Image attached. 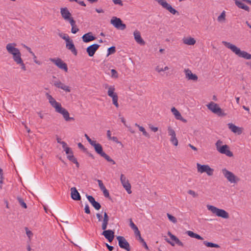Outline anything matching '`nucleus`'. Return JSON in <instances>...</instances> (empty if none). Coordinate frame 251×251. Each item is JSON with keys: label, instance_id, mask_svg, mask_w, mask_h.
<instances>
[{"label": "nucleus", "instance_id": "obj_58", "mask_svg": "<svg viewBox=\"0 0 251 251\" xmlns=\"http://www.w3.org/2000/svg\"><path fill=\"white\" fill-rule=\"evenodd\" d=\"M141 243L142 244V245L144 247V248L146 249L149 250L148 246L144 240L143 241L141 242Z\"/></svg>", "mask_w": 251, "mask_h": 251}, {"label": "nucleus", "instance_id": "obj_10", "mask_svg": "<svg viewBox=\"0 0 251 251\" xmlns=\"http://www.w3.org/2000/svg\"><path fill=\"white\" fill-rule=\"evenodd\" d=\"M96 217L98 220L99 222H102L101 225V228L102 230H105L106 229L107 225L108 224L109 222V216H108L107 213L105 212L103 214V217L102 218V215L100 213H97L96 214Z\"/></svg>", "mask_w": 251, "mask_h": 251}, {"label": "nucleus", "instance_id": "obj_36", "mask_svg": "<svg viewBox=\"0 0 251 251\" xmlns=\"http://www.w3.org/2000/svg\"><path fill=\"white\" fill-rule=\"evenodd\" d=\"M217 20L220 23H224L226 21V12L223 11L221 15L218 17Z\"/></svg>", "mask_w": 251, "mask_h": 251}, {"label": "nucleus", "instance_id": "obj_48", "mask_svg": "<svg viewBox=\"0 0 251 251\" xmlns=\"http://www.w3.org/2000/svg\"><path fill=\"white\" fill-rule=\"evenodd\" d=\"M112 1L115 4H119L120 6L123 5V3L122 0H112Z\"/></svg>", "mask_w": 251, "mask_h": 251}, {"label": "nucleus", "instance_id": "obj_25", "mask_svg": "<svg viewBox=\"0 0 251 251\" xmlns=\"http://www.w3.org/2000/svg\"><path fill=\"white\" fill-rule=\"evenodd\" d=\"M87 198L95 209L98 210L101 208V205L98 202L96 201L92 196H87Z\"/></svg>", "mask_w": 251, "mask_h": 251}, {"label": "nucleus", "instance_id": "obj_57", "mask_svg": "<svg viewBox=\"0 0 251 251\" xmlns=\"http://www.w3.org/2000/svg\"><path fill=\"white\" fill-rule=\"evenodd\" d=\"M78 147L79 148H80V149L83 150L84 151L86 150V149L85 148L84 146L81 143H80L78 144Z\"/></svg>", "mask_w": 251, "mask_h": 251}, {"label": "nucleus", "instance_id": "obj_21", "mask_svg": "<svg viewBox=\"0 0 251 251\" xmlns=\"http://www.w3.org/2000/svg\"><path fill=\"white\" fill-rule=\"evenodd\" d=\"M220 153L225 154L228 157L233 156V153L229 150V148L227 145H223L217 150Z\"/></svg>", "mask_w": 251, "mask_h": 251}, {"label": "nucleus", "instance_id": "obj_39", "mask_svg": "<svg viewBox=\"0 0 251 251\" xmlns=\"http://www.w3.org/2000/svg\"><path fill=\"white\" fill-rule=\"evenodd\" d=\"M116 52V48L114 46H112L108 49V53L107 54V56H108L109 55L114 54Z\"/></svg>", "mask_w": 251, "mask_h": 251}, {"label": "nucleus", "instance_id": "obj_31", "mask_svg": "<svg viewBox=\"0 0 251 251\" xmlns=\"http://www.w3.org/2000/svg\"><path fill=\"white\" fill-rule=\"evenodd\" d=\"M168 234L169 235L171 239L174 241L176 243V244H177L178 245L183 247V243L180 241L178 238H177L176 236L171 233V232H169Z\"/></svg>", "mask_w": 251, "mask_h": 251}, {"label": "nucleus", "instance_id": "obj_37", "mask_svg": "<svg viewBox=\"0 0 251 251\" xmlns=\"http://www.w3.org/2000/svg\"><path fill=\"white\" fill-rule=\"evenodd\" d=\"M58 35L60 37H61L63 39L65 40L66 41V42H67L70 40H71L69 36H68V35H67L66 34L60 33H59Z\"/></svg>", "mask_w": 251, "mask_h": 251}, {"label": "nucleus", "instance_id": "obj_61", "mask_svg": "<svg viewBox=\"0 0 251 251\" xmlns=\"http://www.w3.org/2000/svg\"><path fill=\"white\" fill-rule=\"evenodd\" d=\"M105 245L109 251H112L113 250L114 248L113 246H110L107 243H106Z\"/></svg>", "mask_w": 251, "mask_h": 251}, {"label": "nucleus", "instance_id": "obj_27", "mask_svg": "<svg viewBox=\"0 0 251 251\" xmlns=\"http://www.w3.org/2000/svg\"><path fill=\"white\" fill-rule=\"evenodd\" d=\"M133 35L134 39L137 43L140 44L141 45H144L145 44V42L144 41V40L142 38L140 32L139 31L137 30L134 31Z\"/></svg>", "mask_w": 251, "mask_h": 251}, {"label": "nucleus", "instance_id": "obj_64", "mask_svg": "<svg viewBox=\"0 0 251 251\" xmlns=\"http://www.w3.org/2000/svg\"><path fill=\"white\" fill-rule=\"evenodd\" d=\"M61 144L62 145V147L64 149H65V148L68 147H67V144L64 141H62L61 143Z\"/></svg>", "mask_w": 251, "mask_h": 251}, {"label": "nucleus", "instance_id": "obj_44", "mask_svg": "<svg viewBox=\"0 0 251 251\" xmlns=\"http://www.w3.org/2000/svg\"><path fill=\"white\" fill-rule=\"evenodd\" d=\"M25 229L26 231V234L27 236H28L29 240H30L31 238L33 236V233L31 231L28 230L27 227H25Z\"/></svg>", "mask_w": 251, "mask_h": 251}, {"label": "nucleus", "instance_id": "obj_5", "mask_svg": "<svg viewBox=\"0 0 251 251\" xmlns=\"http://www.w3.org/2000/svg\"><path fill=\"white\" fill-rule=\"evenodd\" d=\"M105 88L108 89L107 95L109 97L112 98V103L117 108H119V104L118 102V96L117 94L115 92V88L114 86H109L108 84H106Z\"/></svg>", "mask_w": 251, "mask_h": 251}, {"label": "nucleus", "instance_id": "obj_62", "mask_svg": "<svg viewBox=\"0 0 251 251\" xmlns=\"http://www.w3.org/2000/svg\"><path fill=\"white\" fill-rule=\"evenodd\" d=\"M98 183H99V186L100 188H101L102 187L104 186L101 180H98Z\"/></svg>", "mask_w": 251, "mask_h": 251}, {"label": "nucleus", "instance_id": "obj_15", "mask_svg": "<svg viewBox=\"0 0 251 251\" xmlns=\"http://www.w3.org/2000/svg\"><path fill=\"white\" fill-rule=\"evenodd\" d=\"M168 134L170 136V142L175 146H177L178 144V140L176 137V133L175 131L170 126H169L167 128Z\"/></svg>", "mask_w": 251, "mask_h": 251}, {"label": "nucleus", "instance_id": "obj_41", "mask_svg": "<svg viewBox=\"0 0 251 251\" xmlns=\"http://www.w3.org/2000/svg\"><path fill=\"white\" fill-rule=\"evenodd\" d=\"M167 215L168 219H169V220L170 221H171L172 222H173L174 224H176L177 222V220H176V217H175L174 216H172V215H171L169 213H167Z\"/></svg>", "mask_w": 251, "mask_h": 251}, {"label": "nucleus", "instance_id": "obj_11", "mask_svg": "<svg viewBox=\"0 0 251 251\" xmlns=\"http://www.w3.org/2000/svg\"><path fill=\"white\" fill-rule=\"evenodd\" d=\"M110 23L118 29L124 30L126 28V25L123 23L121 19L116 17H113L111 19Z\"/></svg>", "mask_w": 251, "mask_h": 251}, {"label": "nucleus", "instance_id": "obj_56", "mask_svg": "<svg viewBox=\"0 0 251 251\" xmlns=\"http://www.w3.org/2000/svg\"><path fill=\"white\" fill-rule=\"evenodd\" d=\"M149 127H150V128L153 132H156L158 129V127H154L151 125H150Z\"/></svg>", "mask_w": 251, "mask_h": 251}, {"label": "nucleus", "instance_id": "obj_6", "mask_svg": "<svg viewBox=\"0 0 251 251\" xmlns=\"http://www.w3.org/2000/svg\"><path fill=\"white\" fill-rule=\"evenodd\" d=\"M92 146L94 147L96 152L101 157L105 159L108 162H111L113 164H116L114 160L103 152L102 146L100 143H97L96 141Z\"/></svg>", "mask_w": 251, "mask_h": 251}, {"label": "nucleus", "instance_id": "obj_43", "mask_svg": "<svg viewBox=\"0 0 251 251\" xmlns=\"http://www.w3.org/2000/svg\"><path fill=\"white\" fill-rule=\"evenodd\" d=\"M135 235L136 237H138V240L140 242H141L143 241L144 240L142 238L140 234V232L139 230L137 231V232H135Z\"/></svg>", "mask_w": 251, "mask_h": 251}, {"label": "nucleus", "instance_id": "obj_33", "mask_svg": "<svg viewBox=\"0 0 251 251\" xmlns=\"http://www.w3.org/2000/svg\"><path fill=\"white\" fill-rule=\"evenodd\" d=\"M72 26L71 32L72 33L75 34L79 31L78 28L75 25V21L74 20H71L69 22Z\"/></svg>", "mask_w": 251, "mask_h": 251}, {"label": "nucleus", "instance_id": "obj_53", "mask_svg": "<svg viewBox=\"0 0 251 251\" xmlns=\"http://www.w3.org/2000/svg\"><path fill=\"white\" fill-rule=\"evenodd\" d=\"M103 192V195L105 197L109 198L110 197L109 192L107 189H105Z\"/></svg>", "mask_w": 251, "mask_h": 251}, {"label": "nucleus", "instance_id": "obj_12", "mask_svg": "<svg viewBox=\"0 0 251 251\" xmlns=\"http://www.w3.org/2000/svg\"><path fill=\"white\" fill-rule=\"evenodd\" d=\"M50 60L53 62L59 69L64 70L65 72H68V69L67 64L60 58H50Z\"/></svg>", "mask_w": 251, "mask_h": 251}, {"label": "nucleus", "instance_id": "obj_23", "mask_svg": "<svg viewBox=\"0 0 251 251\" xmlns=\"http://www.w3.org/2000/svg\"><path fill=\"white\" fill-rule=\"evenodd\" d=\"M102 234L108 240L111 242L114 238V232L112 230H104Z\"/></svg>", "mask_w": 251, "mask_h": 251}, {"label": "nucleus", "instance_id": "obj_60", "mask_svg": "<svg viewBox=\"0 0 251 251\" xmlns=\"http://www.w3.org/2000/svg\"><path fill=\"white\" fill-rule=\"evenodd\" d=\"M111 131L108 130L107 131V137L109 140H110L111 138Z\"/></svg>", "mask_w": 251, "mask_h": 251}, {"label": "nucleus", "instance_id": "obj_47", "mask_svg": "<svg viewBox=\"0 0 251 251\" xmlns=\"http://www.w3.org/2000/svg\"><path fill=\"white\" fill-rule=\"evenodd\" d=\"M68 159L71 161L72 162H73L74 161H75L76 158L75 157V156L73 155V153L72 154H69L67 156Z\"/></svg>", "mask_w": 251, "mask_h": 251}, {"label": "nucleus", "instance_id": "obj_42", "mask_svg": "<svg viewBox=\"0 0 251 251\" xmlns=\"http://www.w3.org/2000/svg\"><path fill=\"white\" fill-rule=\"evenodd\" d=\"M18 199V201L19 202V203L20 204V205L23 207H24V208H27V206H26V203L24 202V200H23V199H22L21 198H20V197H18L17 198Z\"/></svg>", "mask_w": 251, "mask_h": 251}, {"label": "nucleus", "instance_id": "obj_24", "mask_svg": "<svg viewBox=\"0 0 251 251\" xmlns=\"http://www.w3.org/2000/svg\"><path fill=\"white\" fill-rule=\"evenodd\" d=\"M66 47L67 49L71 50V52L75 55H76L77 54V50L75 48L72 40H70L66 43Z\"/></svg>", "mask_w": 251, "mask_h": 251}, {"label": "nucleus", "instance_id": "obj_40", "mask_svg": "<svg viewBox=\"0 0 251 251\" xmlns=\"http://www.w3.org/2000/svg\"><path fill=\"white\" fill-rule=\"evenodd\" d=\"M130 226L131 228L134 230V233L137 232L139 230L137 226L133 223V222L132 221V220L130 219Z\"/></svg>", "mask_w": 251, "mask_h": 251}, {"label": "nucleus", "instance_id": "obj_8", "mask_svg": "<svg viewBox=\"0 0 251 251\" xmlns=\"http://www.w3.org/2000/svg\"><path fill=\"white\" fill-rule=\"evenodd\" d=\"M222 172L225 177L226 178L230 183L236 184L240 180V179L238 177L226 168L223 169Z\"/></svg>", "mask_w": 251, "mask_h": 251}, {"label": "nucleus", "instance_id": "obj_54", "mask_svg": "<svg viewBox=\"0 0 251 251\" xmlns=\"http://www.w3.org/2000/svg\"><path fill=\"white\" fill-rule=\"evenodd\" d=\"M155 71L158 73H160L161 72H163V68L160 67L159 66H157L155 69Z\"/></svg>", "mask_w": 251, "mask_h": 251}, {"label": "nucleus", "instance_id": "obj_19", "mask_svg": "<svg viewBox=\"0 0 251 251\" xmlns=\"http://www.w3.org/2000/svg\"><path fill=\"white\" fill-rule=\"evenodd\" d=\"M184 72L185 75V77L187 79L193 80L195 81L198 80V76L196 74H193L192 71L189 69H184Z\"/></svg>", "mask_w": 251, "mask_h": 251}, {"label": "nucleus", "instance_id": "obj_55", "mask_svg": "<svg viewBox=\"0 0 251 251\" xmlns=\"http://www.w3.org/2000/svg\"><path fill=\"white\" fill-rule=\"evenodd\" d=\"M110 140H112L113 142L116 143H121L117 138V137L113 136L110 139Z\"/></svg>", "mask_w": 251, "mask_h": 251}, {"label": "nucleus", "instance_id": "obj_26", "mask_svg": "<svg viewBox=\"0 0 251 251\" xmlns=\"http://www.w3.org/2000/svg\"><path fill=\"white\" fill-rule=\"evenodd\" d=\"M82 40L85 43H88L96 39V37L93 35L92 32H90L84 34L82 37Z\"/></svg>", "mask_w": 251, "mask_h": 251}, {"label": "nucleus", "instance_id": "obj_49", "mask_svg": "<svg viewBox=\"0 0 251 251\" xmlns=\"http://www.w3.org/2000/svg\"><path fill=\"white\" fill-rule=\"evenodd\" d=\"M188 193L191 195H192L194 198H196L198 196V194L195 193V191L192 190H189L188 191Z\"/></svg>", "mask_w": 251, "mask_h": 251}, {"label": "nucleus", "instance_id": "obj_13", "mask_svg": "<svg viewBox=\"0 0 251 251\" xmlns=\"http://www.w3.org/2000/svg\"><path fill=\"white\" fill-rule=\"evenodd\" d=\"M158 3L161 5L164 8L168 10L173 15H175L176 14H178V12L174 8L172 7V6L168 3L166 0H156Z\"/></svg>", "mask_w": 251, "mask_h": 251}, {"label": "nucleus", "instance_id": "obj_34", "mask_svg": "<svg viewBox=\"0 0 251 251\" xmlns=\"http://www.w3.org/2000/svg\"><path fill=\"white\" fill-rule=\"evenodd\" d=\"M171 112L173 113V114L174 115L175 118L178 120V119H180V117H181V115L180 113V112L174 107H172L171 108Z\"/></svg>", "mask_w": 251, "mask_h": 251}, {"label": "nucleus", "instance_id": "obj_17", "mask_svg": "<svg viewBox=\"0 0 251 251\" xmlns=\"http://www.w3.org/2000/svg\"><path fill=\"white\" fill-rule=\"evenodd\" d=\"M53 85L56 88L62 89L65 92L70 93L71 91V89L70 86L65 85L59 80L54 81Z\"/></svg>", "mask_w": 251, "mask_h": 251}, {"label": "nucleus", "instance_id": "obj_16", "mask_svg": "<svg viewBox=\"0 0 251 251\" xmlns=\"http://www.w3.org/2000/svg\"><path fill=\"white\" fill-rule=\"evenodd\" d=\"M117 239L118 241L119 245L121 248L124 249L127 251H130L129 244L124 237L118 236L117 237Z\"/></svg>", "mask_w": 251, "mask_h": 251}, {"label": "nucleus", "instance_id": "obj_51", "mask_svg": "<svg viewBox=\"0 0 251 251\" xmlns=\"http://www.w3.org/2000/svg\"><path fill=\"white\" fill-rule=\"evenodd\" d=\"M64 150L65 151L66 153L67 154L73 153V151L69 147H67V148H65V149H64Z\"/></svg>", "mask_w": 251, "mask_h": 251}, {"label": "nucleus", "instance_id": "obj_2", "mask_svg": "<svg viewBox=\"0 0 251 251\" xmlns=\"http://www.w3.org/2000/svg\"><path fill=\"white\" fill-rule=\"evenodd\" d=\"M46 95L49 103L55 108V111L62 114L66 121L75 120L73 117H70L68 111L65 108L62 107L61 104L59 102H57L51 95L48 93H47Z\"/></svg>", "mask_w": 251, "mask_h": 251}, {"label": "nucleus", "instance_id": "obj_38", "mask_svg": "<svg viewBox=\"0 0 251 251\" xmlns=\"http://www.w3.org/2000/svg\"><path fill=\"white\" fill-rule=\"evenodd\" d=\"M139 129L143 133V134L146 137L150 138L149 134L146 131L145 128L142 126L139 127Z\"/></svg>", "mask_w": 251, "mask_h": 251}, {"label": "nucleus", "instance_id": "obj_29", "mask_svg": "<svg viewBox=\"0 0 251 251\" xmlns=\"http://www.w3.org/2000/svg\"><path fill=\"white\" fill-rule=\"evenodd\" d=\"M183 43L187 45H194L196 44V40L191 37L184 38L182 39Z\"/></svg>", "mask_w": 251, "mask_h": 251}, {"label": "nucleus", "instance_id": "obj_14", "mask_svg": "<svg viewBox=\"0 0 251 251\" xmlns=\"http://www.w3.org/2000/svg\"><path fill=\"white\" fill-rule=\"evenodd\" d=\"M120 180L123 186L126 190L127 193L129 194H131L132 193L131 190V185L129 183L128 180L124 175H121Z\"/></svg>", "mask_w": 251, "mask_h": 251}, {"label": "nucleus", "instance_id": "obj_30", "mask_svg": "<svg viewBox=\"0 0 251 251\" xmlns=\"http://www.w3.org/2000/svg\"><path fill=\"white\" fill-rule=\"evenodd\" d=\"M186 233L192 238H195L199 240H202L203 238L198 234L193 232L192 231L188 230L186 232Z\"/></svg>", "mask_w": 251, "mask_h": 251}, {"label": "nucleus", "instance_id": "obj_3", "mask_svg": "<svg viewBox=\"0 0 251 251\" xmlns=\"http://www.w3.org/2000/svg\"><path fill=\"white\" fill-rule=\"evenodd\" d=\"M222 43L228 49H230L233 52L240 57H242L246 59H251V54L247 52L241 50L239 48L235 45L231 44L226 41H223Z\"/></svg>", "mask_w": 251, "mask_h": 251}, {"label": "nucleus", "instance_id": "obj_32", "mask_svg": "<svg viewBox=\"0 0 251 251\" xmlns=\"http://www.w3.org/2000/svg\"><path fill=\"white\" fill-rule=\"evenodd\" d=\"M235 3L236 5L239 8L243 9H244V10H245L246 11H249L250 8L249 7V6H248L246 5H245L243 2H242L240 1H238L237 0H235Z\"/></svg>", "mask_w": 251, "mask_h": 251}, {"label": "nucleus", "instance_id": "obj_28", "mask_svg": "<svg viewBox=\"0 0 251 251\" xmlns=\"http://www.w3.org/2000/svg\"><path fill=\"white\" fill-rule=\"evenodd\" d=\"M71 195L72 199L75 201H79L81 199L79 193L78 192L75 187L71 188Z\"/></svg>", "mask_w": 251, "mask_h": 251}, {"label": "nucleus", "instance_id": "obj_9", "mask_svg": "<svg viewBox=\"0 0 251 251\" xmlns=\"http://www.w3.org/2000/svg\"><path fill=\"white\" fill-rule=\"evenodd\" d=\"M197 168L198 173L201 174L205 173L208 176H211L213 175L214 169L210 167L208 165H201L197 163Z\"/></svg>", "mask_w": 251, "mask_h": 251}, {"label": "nucleus", "instance_id": "obj_59", "mask_svg": "<svg viewBox=\"0 0 251 251\" xmlns=\"http://www.w3.org/2000/svg\"><path fill=\"white\" fill-rule=\"evenodd\" d=\"M27 50H28V51L31 53L32 54V55H33V56L34 57V58H36V56H35V54L31 50V49L30 48L27 47H26Z\"/></svg>", "mask_w": 251, "mask_h": 251}, {"label": "nucleus", "instance_id": "obj_1", "mask_svg": "<svg viewBox=\"0 0 251 251\" xmlns=\"http://www.w3.org/2000/svg\"><path fill=\"white\" fill-rule=\"evenodd\" d=\"M16 46L15 43H9L6 46V50L9 54L12 55L13 59L15 63L19 65L23 70L26 71V67L21 57V52L18 48H15Z\"/></svg>", "mask_w": 251, "mask_h": 251}, {"label": "nucleus", "instance_id": "obj_7", "mask_svg": "<svg viewBox=\"0 0 251 251\" xmlns=\"http://www.w3.org/2000/svg\"><path fill=\"white\" fill-rule=\"evenodd\" d=\"M207 108L212 113L217 114L219 116H225L226 114L220 107L219 105L213 101H211L206 105Z\"/></svg>", "mask_w": 251, "mask_h": 251}, {"label": "nucleus", "instance_id": "obj_46", "mask_svg": "<svg viewBox=\"0 0 251 251\" xmlns=\"http://www.w3.org/2000/svg\"><path fill=\"white\" fill-rule=\"evenodd\" d=\"M84 136L91 146L93 145L94 143L96 141L92 140L87 134H85Z\"/></svg>", "mask_w": 251, "mask_h": 251}, {"label": "nucleus", "instance_id": "obj_63", "mask_svg": "<svg viewBox=\"0 0 251 251\" xmlns=\"http://www.w3.org/2000/svg\"><path fill=\"white\" fill-rule=\"evenodd\" d=\"M22 124L24 126H25V128L26 129L27 132L28 133H29L30 132V129L24 123H22Z\"/></svg>", "mask_w": 251, "mask_h": 251}, {"label": "nucleus", "instance_id": "obj_22", "mask_svg": "<svg viewBox=\"0 0 251 251\" xmlns=\"http://www.w3.org/2000/svg\"><path fill=\"white\" fill-rule=\"evenodd\" d=\"M100 47V45L97 44H94L86 49V51L88 53L89 56L92 57L94 56L96 51L98 50Z\"/></svg>", "mask_w": 251, "mask_h": 251}, {"label": "nucleus", "instance_id": "obj_35", "mask_svg": "<svg viewBox=\"0 0 251 251\" xmlns=\"http://www.w3.org/2000/svg\"><path fill=\"white\" fill-rule=\"evenodd\" d=\"M203 243L205 246H206L207 247L216 248H220V246L219 245H218L217 244L213 243L211 242H209L206 241H204Z\"/></svg>", "mask_w": 251, "mask_h": 251}, {"label": "nucleus", "instance_id": "obj_18", "mask_svg": "<svg viewBox=\"0 0 251 251\" xmlns=\"http://www.w3.org/2000/svg\"><path fill=\"white\" fill-rule=\"evenodd\" d=\"M60 13L62 18L66 21L70 22L71 20H74L72 17L71 13L67 8H61L60 9Z\"/></svg>", "mask_w": 251, "mask_h": 251}, {"label": "nucleus", "instance_id": "obj_45", "mask_svg": "<svg viewBox=\"0 0 251 251\" xmlns=\"http://www.w3.org/2000/svg\"><path fill=\"white\" fill-rule=\"evenodd\" d=\"M222 144L223 142L220 140H219L217 141V142L215 144L217 150H218V149H219V148L223 146L222 145Z\"/></svg>", "mask_w": 251, "mask_h": 251}, {"label": "nucleus", "instance_id": "obj_20", "mask_svg": "<svg viewBox=\"0 0 251 251\" xmlns=\"http://www.w3.org/2000/svg\"><path fill=\"white\" fill-rule=\"evenodd\" d=\"M229 129L234 133L240 135L242 133L243 128L237 126L232 123H228L227 124Z\"/></svg>", "mask_w": 251, "mask_h": 251}, {"label": "nucleus", "instance_id": "obj_50", "mask_svg": "<svg viewBox=\"0 0 251 251\" xmlns=\"http://www.w3.org/2000/svg\"><path fill=\"white\" fill-rule=\"evenodd\" d=\"M111 75H112V76H113L114 77H118L117 72L114 69H112L111 70Z\"/></svg>", "mask_w": 251, "mask_h": 251}, {"label": "nucleus", "instance_id": "obj_4", "mask_svg": "<svg viewBox=\"0 0 251 251\" xmlns=\"http://www.w3.org/2000/svg\"><path fill=\"white\" fill-rule=\"evenodd\" d=\"M206 207L208 210L216 216L226 219L229 218V214L226 210L211 205H207Z\"/></svg>", "mask_w": 251, "mask_h": 251}, {"label": "nucleus", "instance_id": "obj_52", "mask_svg": "<svg viewBox=\"0 0 251 251\" xmlns=\"http://www.w3.org/2000/svg\"><path fill=\"white\" fill-rule=\"evenodd\" d=\"M85 212L87 214L90 213V210L89 208V206L88 204H86L84 208Z\"/></svg>", "mask_w": 251, "mask_h": 251}]
</instances>
